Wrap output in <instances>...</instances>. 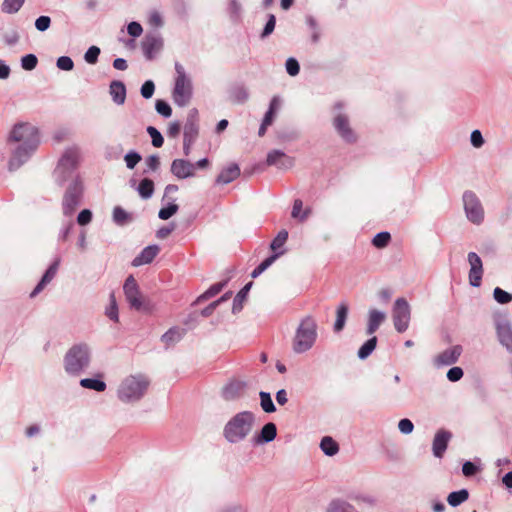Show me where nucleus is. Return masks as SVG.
<instances>
[{
	"label": "nucleus",
	"mask_w": 512,
	"mask_h": 512,
	"mask_svg": "<svg viewBox=\"0 0 512 512\" xmlns=\"http://www.w3.org/2000/svg\"><path fill=\"white\" fill-rule=\"evenodd\" d=\"M8 143L15 144L8 162L9 170L15 171L36 151L39 145L38 130L28 123L16 124L9 134Z\"/></svg>",
	"instance_id": "1"
},
{
	"label": "nucleus",
	"mask_w": 512,
	"mask_h": 512,
	"mask_svg": "<svg viewBox=\"0 0 512 512\" xmlns=\"http://www.w3.org/2000/svg\"><path fill=\"white\" fill-rule=\"evenodd\" d=\"M254 422L255 416L252 412H239L226 423L223 435L228 442L238 443L251 433Z\"/></svg>",
	"instance_id": "2"
},
{
	"label": "nucleus",
	"mask_w": 512,
	"mask_h": 512,
	"mask_svg": "<svg viewBox=\"0 0 512 512\" xmlns=\"http://www.w3.org/2000/svg\"><path fill=\"white\" fill-rule=\"evenodd\" d=\"M317 339V324L311 317L307 316L301 320L298 325L293 341L292 348L295 353L301 354L310 350Z\"/></svg>",
	"instance_id": "3"
},
{
	"label": "nucleus",
	"mask_w": 512,
	"mask_h": 512,
	"mask_svg": "<svg viewBox=\"0 0 512 512\" xmlns=\"http://www.w3.org/2000/svg\"><path fill=\"white\" fill-rule=\"evenodd\" d=\"M149 381L142 375H130L120 384L117 395L124 403H132L140 400L146 393Z\"/></svg>",
	"instance_id": "4"
},
{
	"label": "nucleus",
	"mask_w": 512,
	"mask_h": 512,
	"mask_svg": "<svg viewBox=\"0 0 512 512\" xmlns=\"http://www.w3.org/2000/svg\"><path fill=\"white\" fill-rule=\"evenodd\" d=\"M65 370L69 374L78 375L90 363V349L86 344L72 346L65 355Z\"/></svg>",
	"instance_id": "5"
},
{
	"label": "nucleus",
	"mask_w": 512,
	"mask_h": 512,
	"mask_svg": "<svg viewBox=\"0 0 512 512\" xmlns=\"http://www.w3.org/2000/svg\"><path fill=\"white\" fill-rule=\"evenodd\" d=\"M80 161V150L77 147L68 148L62 157L59 160V163L55 169V176L60 182H65L68 179H72V181L77 176L74 177V173L78 167Z\"/></svg>",
	"instance_id": "6"
},
{
	"label": "nucleus",
	"mask_w": 512,
	"mask_h": 512,
	"mask_svg": "<svg viewBox=\"0 0 512 512\" xmlns=\"http://www.w3.org/2000/svg\"><path fill=\"white\" fill-rule=\"evenodd\" d=\"M175 70L177 77L175 80V86L173 89V100L174 103L180 107L186 106L192 98V83L191 80L185 73L184 67L176 63Z\"/></svg>",
	"instance_id": "7"
},
{
	"label": "nucleus",
	"mask_w": 512,
	"mask_h": 512,
	"mask_svg": "<svg viewBox=\"0 0 512 512\" xmlns=\"http://www.w3.org/2000/svg\"><path fill=\"white\" fill-rule=\"evenodd\" d=\"M392 320L397 332L403 333L408 329L411 320V308L405 298L400 297L395 300L392 309Z\"/></svg>",
	"instance_id": "8"
},
{
	"label": "nucleus",
	"mask_w": 512,
	"mask_h": 512,
	"mask_svg": "<svg viewBox=\"0 0 512 512\" xmlns=\"http://www.w3.org/2000/svg\"><path fill=\"white\" fill-rule=\"evenodd\" d=\"M82 191L81 181L78 178L74 179L68 186L63 198L62 206L65 215L70 216L75 212L80 204Z\"/></svg>",
	"instance_id": "9"
},
{
	"label": "nucleus",
	"mask_w": 512,
	"mask_h": 512,
	"mask_svg": "<svg viewBox=\"0 0 512 512\" xmlns=\"http://www.w3.org/2000/svg\"><path fill=\"white\" fill-rule=\"evenodd\" d=\"M124 294L130 307L140 311L146 310L145 301L133 276H129L123 286Z\"/></svg>",
	"instance_id": "10"
},
{
	"label": "nucleus",
	"mask_w": 512,
	"mask_h": 512,
	"mask_svg": "<svg viewBox=\"0 0 512 512\" xmlns=\"http://www.w3.org/2000/svg\"><path fill=\"white\" fill-rule=\"evenodd\" d=\"M463 202L467 218L475 224L481 223L484 212L477 196L473 192L467 191L463 195Z\"/></svg>",
	"instance_id": "11"
},
{
	"label": "nucleus",
	"mask_w": 512,
	"mask_h": 512,
	"mask_svg": "<svg viewBox=\"0 0 512 512\" xmlns=\"http://www.w3.org/2000/svg\"><path fill=\"white\" fill-rule=\"evenodd\" d=\"M468 262L470 265L469 283L473 287H479L483 275V264L481 258L475 253H468Z\"/></svg>",
	"instance_id": "12"
},
{
	"label": "nucleus",
	"mask_w": 512,
	"mask_h": 512,
	"mask_svg": "<svg viewBox=\"0 0 512 512\" xmlns=\"http://www.w3.org/2000/svg\"><path fill=\"white\" fill-rule=\"evenodd\" d=\"M266 163L268 166H275L278 169L287 170L294 166V158L280 150H272L267 154Z\"/></svg>",
	"instance_id": "13"
},
{
	"label": "nucleus",
	"mask_w": 512,
	"mask_h": 512,
	"mask_svg": "<svg viewBox=\"0 0 512 512\" xmlns=\"http://www.w3.org/2000/svg\"><path fill=\"white\" fill-rule=\"evenodd\" d=\"M162 45V38L156 33L147 34L141 42L143 53L148 60L153 59L154 55L161 50Z\"/></svg>",
	"instance_id": "14"
},
{
	"label": "nucleus",
	"mask_w": 512,
	"mask_h": 512,
	"mask_svg": "<svg viewBox=\"0 0 512 512\" xmlns=\"http://www.w3.org/2000/svg\"><path fill=\"white\" fill-rule=\"evenodd\" d=\"M496 331L500 343L512 353V325L506 320L502 319L496 323Z\"/></svg>",
	"instance_id": "15"
},
{
	"label": "nucleus",
	"mask_w": 512,
	"mask_h": 512,
	"mask_svg": "<svg viewBox=\"0 0 512 512\" xmlns=\"http://www.w3.org/2000/svg\"><path fill=\"white\" fill-rule=\"evenodd\" d=\"M451 437L452 434L447 430L440 429L437 431V433L434 436L432 444V450L435 457H443Z\"/></svg>",
	"instance_id": "16"
},
{
	"label": "nucleus",
	"mask_w": 512,
	"mask_h": 512,
	"mask_svg": "<svg viewBox=\"0 0 512 512\" xmlns=\"http://www.w3.org/2000/svg\"><path fill=\"white\" fill-rule=\"evenodd\" d=\"M171 172L178 179H186L194 176L195 166L189 161L175 159L171 164Z\"/></svg>",
	"instance_id": "17"
},
{
	"label": "nucleus",
	"mask_w": 512,
	"mask_h": 512,
	"mask_svg": "<svg viewBox=\"0 0 512 512\" xmlns=\"http://www.w3.org/2000/svg\"><path fill=\"white\" fill-rule=\"evenodd\" d=\"M461 353L462 347L460 345L450 347L436 356L435 364L438 366L452 365L458 361Z\"/></svg>",
	"instance_id": "18"
},
{
	"label": "nucleus",
	"mask_w": 512,
	"mask_h": 512,
	"mask_svg": "<svg viewBox=\"0 0 512 512\" xmlns=\"http://www.w3.org/2000/svg\"><path fill=\"white\" fill-rule=\"evenodd\" d=\"M198 112L196 109L189 111L185 125H184V140L195 141L198 137Z\"/></svg>",
	"instance_id": "19"
},
{
	"label": "nucleus",
	"mask_w": 512,
	"mask_h": 512,
	"mask_svg": "<svg viewBox=\"0 0 512 512\" xmlns=\"http://www.w3.org/2000/svg\"><path fill=\"white\" fill-rule=\"evenodd\" d=\"M334 126L337 132L341 135V137L347 141V142H354L356 137L352 131V129L349 127V121L348 118L343 115L339 114L334 119Z\"/></svg>",
	"instance_id": "20"
},
{
	"label": "nucleus",
	"mask_w": 512,
	"mask_h": 512,
	"mask_svg": "<svg viewBox=\"0 0 512 512\" xmlns=\"http://www.w3.org/2000/svg\"><path fill=\"white\" fill-rule=\"evenodd\" d=\"M386 313L380 311L376 308H371L368 311V319H367V329L366 333L368 335L374 334L380 325L386 320Z\"/></svg>",
	"instance_id": "21"
},
{
	"label": "nucleus",
	"mask_w": 512,
	"mask_h": 512,
	"mask_svg": "<svg viewBox=\"0 0 512 512\" xmlns=\"http://www.w3.org/2000/svg\"><path fill=\"white\" fill-rule=\"evenodd\" d=\"M60 265V259L56 258L55 261L49 266L44 275L42 276L40 282L31 292L30 297H35L38 293H40L44 287L52 281L58 271V267Z\"/></svg>",
	"instance_id": "22"
},
{
	"label": "nucleus",
	"mask_w": 512,
	"mask_h": 512,
	"mask_svg": "<svg viewBox=\"0 0 512 512\" xmlns=\"http://www.w3.org/2000/svg\"><path fill=\"white\" fill-rule=\"evenodd\" d=\"M159 251L160 249L157 245H150L145 247L141 253L133 259L132 265L139 267L151 263L158 255Z\"/></svg>",
	"instance_id": "23"
},
{
	"label": "nucleus",
	"mask_w": 512,
	"mask_h": 512,
	"mask_svg": "<svg viewBox=\"0 0 512 512\" xmlns=\"http://www.w3.org/2000/svg\"><path fill=\"white\" fill-rule=\"evenodd\" d=\"M245 387V383L241 381L229 383L223 390L224 399L231 401L241 397L245 392Z\"/></svg>",
	"instance_id": "24"
},
{
	"label": "nucleus",
	"mask_w": 512,
	"mask_h": 512,
	"mask_svg": "<svg viewBox=\"0 0 512 512\" xmlns=\"http://www.w3.org/2000/svg\"><path fill=\"white\" fill-rule=\"evenodd\" d=\"M240 175V168L237 164H230L224 168L216 178L218 184H228L238 178Z\"/></svg>",
	"instance_id": "25"
},
{
	"label": "nucleus",
	"mask_w": 512,
	"mask_h": 512,
	"mask_svg": "<svg viewBox=\"0 0 512 512\" xmlns=\"http://www.w3.org/2000/svg\"><path fill=\"white\" fill-rule=\"evenodd\" d=\"M110 95L112 96L113 101L122 105L126 99V88L123 82L121 81H112L109 87Z\"/></svg>",
	"instance_id": "26"
},
{
	"label": "nucleus",
	"mask_w": 512,
	"mask_h": 512,
	"mask_svg": "<svg viewBox=\"0 0 512 512\" xmlns=\"http://www.w3.org/2000/svg\"><path fill=\"white\" fill-rule=\"evenodd\" d=\"M185 334V330L179 327H172L161 337L166 347L172 346L179 342Z\"/></svg>",
	"instance_id": "27"
},
{
	"label": "nucleus",
	"mask_w": 512,
	"mask_h": 512,
	"mask_svg": "<svg viewBox=\"0 0 512 512\" xmlns=\"http://www.w3.org/2000/svg\"><path fill=\"white\" fill-rule=\"evenodd\" d=\"M249 93L243 85H235L229 91V100L232 103L243 104L248 100Z\"/></svg>",
	"instance_id": "28"
},
{
	"label": "nucleus",
	"mask_w": 512,
	"mask_h": 512,
	"mask_svg": "<svg viewBox=\"0 0 512 512\" xmlns=\"http://www.w3.org/2000/svg\"><path fill=\"white\" fill-rule=\"evenodd\" d=\"M348 315V306L346 303H341L337 308L336 321L334 323V331L340 332L346 323Z\"/></svg>",
	"instance_id": "29"
},
{
	"label": "nucleus",
	"mask_w": 512,
	"mask_h": 512,
	"mask_svg": "<svg viewBox=\"0 0 512 512\" xmlns=\"http://www.w3.org/2000/svg\"><path fill=\"white\" fill-rule=\"evenodd\" d=\"M469 498V492L466 489H461L458 491L451 492L448 497L447 501L448 504L452 507H457Z\"/></svg>",
	"instance_id": "30"
},
{
	"label": "nucleus",
	"mask_w": 512,
	"mask_h": 512,
	"mask_svg": "<svg viewBox=\"0 0 512 512\" xmlns=\"http://www.w3.org/2000/svg\"><path fill=\"white\" fill-rule=\"evenodd\" d=\"M277 435V428H276V425L274 423H267L263 426V428L261 429V433H260V437H259V442H271L272 440L275 439Z\"/></svg>",
	"instance_id": "31"
},
{
	"label": "nucleus",
	"mask_w": 512,
	"mask_h": 512,
	"mask_svg": "<svg viewBox=\"0 0 512 512\" xmlns=\"http://www.w3.org/2000/svg\"><path fill=\"white\" fill-rule=\"evenodd\" d=\"M320 447L328 456L335 455L339 450L338 444L329 436H326L321 440Z\"/></svg>",
	"instance_id": "32"
},
{
	"label": "nucleus",
	"mask_w": 512,
	"mask_h": 512,
	"mask_svg": "<svg viewBox=\"0 0 512 512\" xmlns=\"http://www.w3.org/2000/svg\"><path fill=\"white\" fill-rule=\"evenodd\" d=\"M80 385L86 389H92L98 392H102L106 389V384L102 380L85 378L80 381Z\"/></svg>",
	"instance_id": "33"
},
{
	"label": "nucleus",
	"mask_w": 512,
	"mask_h": 512,
	"mask_svg": "<svg viewBox=\"0 0 512 512\" xmlns=\"http://www.w3.org/2000/svg\"><path fill=\"white\" fill-rule=\"evenodd\" d=\"M25 0H4L1 5L2 12L14 14L23 6Z\"/></svg>",
	"instance_id": "34"
},
{
	"label": "nucleus",
	"mask_w": 512,
	"mask_h": 512,
	"mask_svg": "<svg viewBox=\"0 0 512 512\" xmlns=\"http://www.w3.org/2000/svg\"><path fill=\"white\" fill-rule=\"evenodd\" d=\"M138 192L142 198H144V199L150 198L154 192L153 181L148 178L143 179L139 183Z\"/></svg>",
	"instance_id": "35"
},
{
	"label": "nucleus",
	"mask_w": 512,
	"mask_h": 512,
	"mask_svg": "<svg viewBox=\"0 0 512 512\" xmlns=\"http://www.w3.org/2000/svg\"><path fill=\"white\" fill-rule=\"evenodd\" d=\"M309 210L303 211V202L300 199L294 200L291 216L299 221H304L308 217Z\"/></svg>",
	"instance_id": "36"
},
{
	"label": "nucleus",
	"mask_w": 512,
	"mask_h": 512,
	"mask_svg": "<svg viewBox=\"0 0 512 512\" xmlns=\"http://www.w3.org/2000/svg\"><path fill=\"white\" fill-rule=\"evenodd\" d=\"M377 344V338L373 336L369 340H367L359 349L358 351V357L360 359L367 358L375 349Z\"/></svg>",
	"instance_id": "37"
},
{
	"label": "nucleus",
	"mask_w": 512,
	"mask_h": 512,
	"mask_svg": "<svg viewBox=\"0 0 512 512\" xmlns=\"http://www.w3.org/2000/svg\"><path fill=\"white\" fill-rule=\"evenodd\" d=\"M251 286H252V282H249L235 296L234 303H233V312L234 313L241 310L242 302L246 298Z\"/></svg>",
	"instance_id": "38"
},
{
	"label": "nucleus",
	"mask_w": 512,
	"mask_h": 512,
	"mask_svg": "<svg viewBox=\"0 0 512 512\" xmlns=\"http://www.w3.org/2000/svg\"><path fill=\"white\" fill-rule=\"evenodd\" d=\"M327 512H356V510L344 501L335 500L331 502Z\"/></svg>",
	"instance_id": "39"
},
{
	"label": "nucleus",
	"mask_w": 512,
	"mask_h": 512,
	"mask_svg": "<svg viewBox=\"0 0 512 512\" xmlns=\"http://www.w3.org/2000/svg\"><path fill=\"white\" fill-rule=\"evenodd\" d=\"M260 405L266 413H272L276 410L272 398L268 392L261 391L260 394Z\"/></svg>",
	"instance_id": "40"
},
{
	"label": "nucleus",
	"mask_w": 512,
	"mask_h": 512,
	"mask_svg": "<svg viewBox=\"0 0 512 512\" xmlns=\"http://www.w3.org/2000/svg\"><path fill=\"white\" fill-rule=\"evenodd\" d=\"M131 215L128 214L123 208L117 206L113 210V220L118 225H124L131 220Z\"/></svg>",
	"instance_id": "41"
},
{
	"label": "nucleus",
	"mask_w": 512,
	"mask_h": 512,
	"mask_svg": "<svg viewBox=\"0 0 512 512\" xmlns=\"http://www.w3.org/2000/svg\"><path fill=\"white\" fill-rule=\"evenodd\" d=\"M288 239V232L286 230H281L277 236L271 242L270 248L274 251V253L279 252L278 250L284 246Z\"/></svg>",
	"instance_id": "42"
},
{
	"label": "nucleus",
	"mask_w": 512,
	"mask_h": 512,
	"mask_svg": "<svg viewBox=\"0 0 512 512\" xmlns=\"http://www.w3.org/2000/svg\"><path fill=\"white\" fill-rule=\"evenodd\" d=\"M110 305L106 309V315L109 319L117 322L118 321V307L114 293L109 296Z\"/></svg>",
	"instance_id": "43"
},
{
	"label": "nucleus",
	"mask_w": 512,
	"mask_h": 512,
	"mask_svg": "<svg viewBox=\"0 0 512 512\" xmlns=\"http://www.w3.org/2000/svg\"><path fill=\"white\" fill-rule=\"evenodd\" d=\"M391 236L388 232H380L375 235L372 240V244L377 248H384L388 245Z\"/></svg>",
	"instance_id": "44"
},
{
	"label": "nucleus",
	"mask_w": 512,
	"mask_h": 512,
	"mask_svg": "<svg viewBox=\"0 0 512 512\" xmlns=\"http://www.w3.org/2000/svg\"><path fill=\"white\" fill-rule=\"evenodd\" d=\"M494 299L500 304H507L512 301V294L496 287L493 292Z\"/></svg>",
	"instance_id": "45"
},
{
	"label": "nucleus",
	"mask_w": 512,
	"mask_h": 512,
	"mask_svg": "<svg viewBox=\"0 0 512 512\" xmlns=\"http://www.w3.org/2000/svg\"><path fill=\"white\" fill-rule=\"evenodd\" d=\"M38 63V59L34 54H27L21 59V66L24 70H33Z\"/></svg>",
	"instance_id": "46"
},
{
	"label": "nucleus",
	"mask_w": 512,
	"mask_h": 512,
	"mask_svg": "<svg viewBox=\"0 0 512 512\" xmlns=\"http://www.w3.org/2000/svg\"><path fill=\"white\" fill-rule=\"evenodd\" d=\"M100 55V48L97 46H91L84 55V59L88 64H95L98 61Z\"/></svg>",
	"instance_id": "47"
},
{
	"label": "nucleus",
	"mask_w": 512,
	"mask_h": 512,
	"mask_svg": "<svg viewBox=\"0 0 512 512\" xmlns=\"http://www.w3.org/2000/svg\"><path fill=\"white\" fill-rule=\"evenodd\" d=\"M179 207L177 204L171 203L167 207L160 209L158 216L162 220H167L172 217L177 211Z\"/></svg>",
	"instance_id": "48"
},
{
	"label": "nucleus",
	"mask_w": 512,
	"mask_h": 512,
	"mask_svg": "<svg viewBox=\"0 0 512 512\" xmlns=\"http://www.w3.org/2000/svg\"><path fill=\"white\" fill-rule=\"evenodd\" d=\"M147 132L152 138V144L154 147L159 148L163 145L164 139L161 133L155 127L149 126L147 128Z\"/></svg>",
	"instance_id": "49"
},
{
	"label": "nucleus",
	"mask_w": 512,
	"mask_h": 512,
	"mask_svg": "<svg viewBox=\"0 0 512 512\" xmlns=\"http://www.w3.org/2000/svg\"><path fill=\"white\" fill-rule=\"evenodd\" d=\"M156 111L165 118H168L172 114L170 105L164 100H157L155 104Z\"/></svg>",
	"instance_id": "50"
},
{
	"label": "nucleus",
	"mask_w": 512,
	"mask_h": 512,
	"mask_svg": "<svg viewBox=\"0 0 512 512\" xmlns=\"http://www.w3.org/2000/svg\"><path fill=\"white\" fill-rule=\"evenodd\" d=\"M226 285V281L218 282L213 284L202 296L201 298L208 299L217 295Z\"/></svg>",
	"instance_id": "51"
},
{
	"label": "nucleus",
	"mask_w": 512,
	"mask_h": 512,
	"mask_svg": "<svg viewBox=\"0 0 512 512\" xmlns=\"http://www.w3.org/2000/svg\"><path fill=\"white\" fill-rule=\"evenodd\" d=\"M57 67L64 71H70L74 67L72 59L68 56H61L57 59Z\"/></svg>",
	"instance_id": "52"
},
{
	"label": "nucleus",
	"mask_w": 512,
	"mask_h": 512,
	"mask_svg": "<svg viewBox=\"0 0 512 512\" xmlns=\"http://www.w3.org/2000/svg\"><path fill=\"white\" fill-rule=\"evenodd\" d=\"M155 91V85L153 81L147 80L141 87V95L145 99H149L153 96Z\"/></svg>",
	"instance_id": "53"
},
{
	"label": "nucleus",
	"mask_w": 512,
	"mask_h": 512,
	"mask_svg": "<svg viewBox=\"0 0 512 512\" xmlns=\"http://www.w3.org/2000/svg\"><path fill=\"white\" fill-rule=\"evenodd\" d=\"M141 160V156L137 152H129L125 155L126 166L133 169Z\"/></svg>",
	"instance_id": "54"
},
{
	"label": "nucleus",
	"mask_w": 512,
	"mask_h": 512,
	"mask_svg": "<svg viewBox=\"0 0 512 512\" xmlns=\"http://www.w3.org/2000/svg\"><path fill=\"white\" fill-rule=\"evenodd\" d=\"M51 24V19L48 16H40L35 21V27L37 30L44 32L46 31Z\"/></svg>",
	"instance_id": "55"
},
{
	"label": "nucleus",
	"mask_w": 512,
	"mask_h": 512,
	"mask_svg": "<svg viewBox=\"0 0 512 512\" xmlns=\"http://www.w3.org/2000/svg\"><path fill=\"white\" fill-rule=\"evenodd\" d=\"M286 70L289 75L296 76L300 70L298 61L294 58H289L286 61Z\"/></svg>",
	"instance_id": "56"
},
{
	"label": "nucleus",
	"mask_w": 512,
	"mask_h": 512,
	"mask_svg": "<svg viewBox=\"0 0 512 512\" xmlns=\"http://www.w3.org/2000/svg\"><path fill=\"white\" fill-rule=\"evenodd\" d=\"M398 428L401 433L410 434L414 429V425L411 420L404 418L399 421Z\"/></svg>",
	"instance_id": "57"
},
{
	"label": "nucleus",
	"mask_w": 512,
	"mask_h": 512,
	"mask_svg": "<svg viewBox=\"0 0 512 512\" xmlns=\"http://www.w3.org/2000/svg\"><path fill=\"white\" fill-rule=\"evenodd\" d=\"M463 377V370L460 367H452L447 372V378L451 382H456Z\"/></svg>",
	"instance_id": "58"
},
{
	"label": "nucleus",
	"mask_w": 512,
	"mask_h": 512,
	"mask_svg": "<svg viewBox=\"0 0 512 512\" xmlns=\"http://www.w3.org/2000/svg\"><path fill=\"white\" fill-rule=\"evenodd\" d=\"M275 23H276V18L273 14H270L269 17H268V21L263 29V32H262V37H267L268 35H270L274 28H275Z\"/></svg>",
	"instance_id": "59"
},
{
	"label": "nucleus",
	"mask_w": 512,
	"mask_h": 512,
	"mask_svg": "<svg viewBox=\"0 0 512 512\" xmlns=\"http://www.w3.org/2000/svg\"><path fill=\"white\" fill-rule=\"evenodd\" d=\"M127 31L132 37H139L143 32V28L138 22L133 21L128 24Z\"/></svg>",
	"instance_id": "60"
},
{
	"label": "nucleus",
	"mask_w": 512,
	"mask_h": 512,
	"mask_svg": "<svg viewBox=\"0 0 512 512\" xmlns=\"http://www.w3.org/2000/svg\"><path fill=\"white\" fill-rule=\"evenodd\" d=\"M92 220V213L88 209L82 210L77 217V222L79 225H87Z\"/></svg>",
	"instance_id": "61"
},
{
	"label": "nucleus",
	"mask_w": 512,
	"mask_h": 512,
	"mask_svg": "<svg viewBox=\"0 0 512 512\" xmlns=\"http://www.w3.org/2000/svg\"><path fill=\"white\" fill-rule=\"evenodd\" d=\"M470 141L471 144L476 148H480L484 144L483 136L479 130L472 131Z\"/></svg>",
	"instance_id": "62"
},
{
	"label": "nucleus",
	"mask_w": 512,
	"mask_h": 512,
	"mask_svg": "<svg viewBox=\"0 0 512 512\" xmlns=\"http://www.w3.org/2000/svg\"><path fill=\"white\" fill-rule=\"evenodd\" d=\"M462 472L466 477H470L476 474L477 467L470 461H467L462 466Z\"/></svg>",
	"instance_id": "63"
},
{
	"label": "nucleus",
	"mask_w": 512,
	"mask_h": 512,
	"mask_svg": "<svg viewBox=\"0 0 512 512\" xmlns=\"http://www.w3.org/2000/svg\"><path fill=\"white\" fill-rule=\"evenodd\" d=\"M181 130V124L178 121L171 122L168 127V135L169 137L176 138L178 137Z\"/></svg>",
	"instance_id": "64"
}]
</instances>
